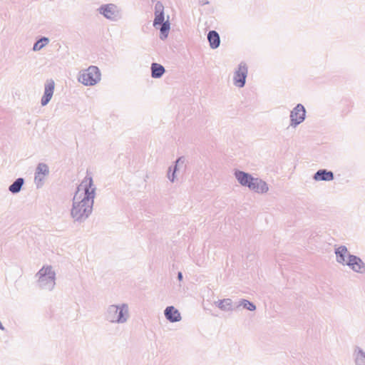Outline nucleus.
<instances>
[{
    "mask_svg": "<svg viewBox=\"0 0 365 365\" xmlns=\"http://www.w3.org/2000/svg\"><path fill=\"white\" fill-rule=\"evenodd\" d=\"M96 190L91 176H86L78 186L71 210V215L75 222H84L91 215Z\"/></svg>",
    "mask_w": 365,
    "mask_h": 365,
    "instance_id": "obj_1",
    "label": "nucleus"
},
{
    "mask_svg": "<svg viewBox=\"0 0 365 365\" xmlns=\"http://www.w3.org/2000/svg\"><path fill=\"white\" fill-rule=\"evenodd\" d=\"M128 305L125 303L109 305L104 313V318L110 323L123 324L129 319Z\"/></svg>",
    "mask_w": 365,
    "mask_h": 365,
    "instance_id": "obj_2",
    "label": "nucleus"
},
{
    "mask_svg": "<svg viewBox=\"0 0 365 365\" xmlns=\"http://www.w3.org/2000/svg\"><path fill=\"white\" fill-rule=\"evenodd\" d=\"M160 28V38L165 40L168 38L170 29V23L168 20L165 21L164 6L158 1L155 5V19L153 21V26Z\"/></svg>",
    "mask_w": 365,
    "mask_h": 365,
    "instance_id": "obj_3",
    "label": "nucleus"
},
{
    "mask_svg": "<svg viewBox=\"0 0 365 365\" xmlns=\"http://www.w3.org/2000/svg\"><path fill=\"white\" fill-rule=\"evenodd\" d=\"M38 279L36 283L40 289L51 291L56 284V273L51 266H43L36 273Z\"/></svg>",
    "mask_w": 365,
    "mask_h": 365,
    "instance_id": "obj_4",
    "label": "nucleus"
},
{
    "mask_svg": "<svg viewBox=\"0 0 365 365\" xmlns=\"http://www.w3.org/2000/svg\"><path fill=\"white\" fill-rule=\"evenodd\" d=\"M100 69L95 66H91L80 74L78 81L85 86H94L101 81Z\"/></svg>",
    "mask_w": 365,
    "mask_h": 365,
    "instance_id": "obj_5",
    "label": "nucleus"
},
{
    "mask_svg": "<svg viewBox=\"0 0 365 365\" xmlns=\"http://www.w3.org/2000/svg\"><path fill=\"white\" fill-rule=\"evenodd\" d=\"M98 11L106 19L112 21H117L122 18L120 9L114 4H103Z\"/></svg>",
    "mask_w": 365,
    "mask_h": 365,
    "instance_id": "obj_6",
    "label": "nucleus"
},
{
    "mask_svg": "<svg viewBox=\"0 0 365 365\" xmlns=\"http://www.w3.org/2000/svg\"><path fill=\"white\" fill-rule=\"evenodd\" d=\"M306 109L304 106L298 103L290 112V126L296 128L304 122L306 118Z\"/></svg>",
    "mask_w": 365,
    "mask_h": 365,
    "instance_id": "obj_7",
    "label": "nucleus"
},
{
    "mask_svg": "<svg viewBox=\"0 0 365 365\" xmlns=\"http://www.w3.org/2000/svg\"><path fill=\"white\" fill-rule=\"evenodd\" d=\"M248 68L246 63L242 61L234 73V84L239 88H243L246 83Z\"/></svg>",
    "mask_w": 365,
    "mask_h": 365,
    "instance_id": "obj_8",
    "label": "nucleus"
},
{
    "mask_svg": "<svg viewBox=\"0 0 365 365\" xmlns=\"http://www.w3.org/2000/svg\"><path fill=\"white\" fill-rule=\"evenodd\" d=\"M346 266L351 269L357 273H365V263L358 256L354 255H349V259H347Z\"/></svg>",
    "mask_w": 365,
    "mask_h": 365,
    "instance_id": "obj_9",
    "label": "nucleus"
},
{
    "mask_svg": "<svg viewBox=\"0 0 365 365\" xmlns=\"http://www.w3.org/2000/svg\"><path fill=\"white\" fill-rule=\"evenodd\" d=\"M49 173V168L44 163H39L36 168L34 173V181L37 188L41 187L43 184V178L40 175H47Z\"/></svg>",
    "mask_w": 365,
    "mask_h": 365,
    "instance_id": "obj_10",
    "label": "nucleus"
},
{
    "mask_svg": "<svg viewBox=\"0 0 365 365\" xmlns=\"http://www.w3.org/2000/svg\"><path fill=\"white\" fill-rule=\"evenodd\" d=\"M185 158L184 156L179 157L175 162L174 165L169 167L168 171V178L172 182L176 180V173L182 168H185Z\"/></svg>",
    "mask_w": 365,
    "mask_h": 365,
    "instance_id": "obj_11",
    "label": "nucleus"
},
{
    "mask_svg": "<svg viewBox=\"0 0 365 365\" xmlns=\"http://www.w3.org/2000/svg\"><path fill=\"white\" fill-rule=\"evenodd\" d=\"M54 88L55 83L53 80H47L44 86L43 95L41 99V104L42 106H46L51 101L54 92Z\"/></svg>",
    "mask_w": 365,
    "mask_h": 365,
    "instance_id": "obj_12",
    "label": "nucleus"
},
{
    "mask_svg": "<svg viewBox=\"0 0 365 365\" xmlns=\"http://www.w3.org/2000/svg\"><path fill=\"white\" fill-rule=\"evenodd\" d=\"M248 188L257 193L264 194L269 190L268 185L263 180L255 178L249 185Z\"/></svg>",
    "mask_w": 365,
    "mask_h": 365,
    "instance_id": "obj_13",
    "label": "nucleus"
},
{
    "mask_svg": "<svg viewBox=\"0 0 365 365\" xmlns=\"http://www.w3.org/2000/svg\"><path fill=\"white\" fill-rule=\"evenodd\" d=\"M234 175L242 186L247 187L255 178L250 173L237 169L235 170Z\"/></svg>",
    "mask_w": 365,
    "mask_h": 365,
    "instance_id": "obj_14",
    "label": "nucleus"
},
{
    "mask_svg": "<svg viewBox=\"0 0 365 365\" xmlns=\"http://www.w3.org/2000/svg\"><path fill=\"white\" fill-rule=\"evenodd\" d=\"M336 260L338 263L342 265H346L349 255H351L348 249L344 245H341L335 249Z\"/></svg>",
    "mask_w": 365,
    "mask_h": 365,
    "instance_id": "obj_15",
    "label": "nucleus"
},
{
    "mask_svg": "<svg viewBox=\"0 0 365 365\" xmlns=\"http://www.w3.org/2000/svg\"><path fill=\"white\" fill-rule=\"evenodd\" d=\"M164 315L170 322H178L181 320L180 312L173 306H168L164 310Z\"/></svg>",
    "mask_w": 365,
    "mask_h": 365,
    "instance_id": "obj_16",
    "label": "nucleus"
},
{
    "mask_svg": "<svg viewBox=\"0 0 365 365\" xmlns=\"http://www.w3.org/2000/svg\"><path fill=\"white\" fill-rule=\"evenodd\" d=\"M315 181H331L334 179V173L327 169H319L313 175Z\"/></svg>",
    "mask_w": 365,
    "mask_h": 365,
    "instance_id": "obj_17",
    "label": "nucleus"
},
{
    "mask_svg": "<svg viewBox=\"0 0 365 365\" xmlns=\"http://www.w3.org/2000/svg\"><path fill=\"white\" fill-rule=\"evenodd\" d=\"M207 38L209 42V45L212 49H216L220 46V37L219 34L216 31H210L207 34Z\"/></svg>",
    "mask_w": 365,
    "mask_h": 365,
    "instance_id": "obj_18",
    "label": "nucleus"
},
{
    "mask_svg": "<svg viewBox=\"0 0 365 365\" xmlns=\"http://www.w3.org/2000/svg\"><path fill=\"white\" fill-rule=\"evenodd\" d=\"M151 77L153 78H161L165 72V69L163 66L158 63H153L151 64Z\"/></svg>",
    "mask_w": 365,
    "mask_h": 365,
    "instance_id": "obj_19",
    "label": "nucleus"
},
{
    "mask_svg": "<svg viewBox=\"0 0 365 365\" xmlns=\"http://www.w3.org/2000/svg\"><path fill=\"white\" fill-rule=\"evenodd\" d=\"M24 183V178H18L9 186V191L14 195L17 194L20 192Z\"/></svg>",
    "mask_w": 365,
    "mask_h": 365,
    "instance_id": "obj_20",
    "label": "nucleus"
},
{
    "mask_svg": "<svg viewBox=\"0 0 365 365\" xmlns=\"http://www.w3.org/2000/svg\"><path fill=\"white\" fill-rule=\"evenodd\" d=\"M215 304L222 311L228 312L234 309L232 301L230 298L220 299L215 302Z\"/></svg>",
    "mask_w": 365,
    "mask_h": 365,
    "instance_id": "obj_21",
    "label": "nucleus"
},
{
    "mask_svg": "<svg viewBox=\"0 0 365 365\" xmlns=\"http://www.w3.org/2000/svg\"><path fill=\"white\" fill-rule=\"evenodd\" d=\"M355 365H365V352L359 346L354 351Z\"/></svg>",
    "mask_w": 365,
    "mask_h": 365,
    "instance_id": "obj_22",
    "label": "nucleus"
},
{
    "mask_svg": "<svg viewBox=\"0 0 365 365\" xmlns=\"http://www.w3.org/2000/svg\"><path fill=\"white\" fill-rule=\"evenodd\" d=\"M49 43V38L46 36H41L38 38L33 46V51H37L42 49Z\"/></svg>",
    "mask_w": 365,
    "mask_h": 365,
    "instance_id": "obj_23",
    "label": "nucleus"
},
{
    "mask_svg": "<svg viewBox=\"0 0 365 365\" xmlns=\"http://www.w3.org/2000/svg\"><path fill=\"white\" fill-rule=\"evenodd\" d=\"M242 306L244 309L249 311H255L257 307L256 305L252 302L245 299H242L239 302L237 308Z\"/></svg>",
    "mask_w": 365,
    "mask_h": 365,
    "instance_id": "obj_24",
    "label": "nucleus"
},
{
    "mask_svg": "<svg viewBox=\"0 0 365 365\" xmlns=\"http://www.w3.org/2000/svg\"><path fill=\"white\" fill-rule=\"evenodd\" d=\"M210 4V2L207 0H200L199 1V4L200 6H204V5H207V4Z\"/></svg>",
    "mask_w": 365,
    "mask_h": 365,
    "instance_id": "obj_25",
    "label": "nucleus"
},
{
    "mask_svg": "<svg viewBox=\"0 0 365 365\" xmlns=\"http://www.w3.org/2000/svg\"><path fill=\"white\" fill-rule=\"evenodd\" d=\"M177 278L179 281H182V279H183V275H182V273L181 272H178V276H177Z\"/></svg>",
    "mask_w": 365,
    "mask_h": 365,
    "instance_id": "obj_26",
    "label": "nucleus"
}]
</instances>
